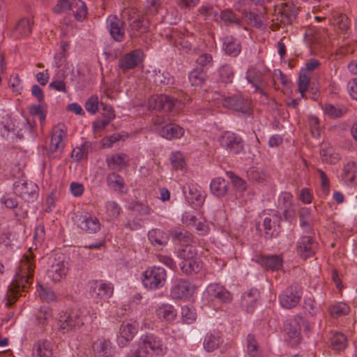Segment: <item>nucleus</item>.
<instances>
[{"label":"nucleus","instance_id":"nucleus-52","mask_svg":"<svg viewBox=\"0 0 357 357\" xmlns=\"http://www.w3.org/2000/svg\"><path fill=\"white\" fill-rule=\"evenodd\" d=\"M171 163L175 169H182L185 165L183 154L180 152L172 153L170 157Z\"/></svg>","mask_w":357,"mask_h":357},{"label":"nucleus","instance_id":"nucleus-35","mask_svg":"<svg viewBox=\"0 0 357 357\" xmlns=\"http://www.w3.org/2000/svg\"><path fill=\"white\" fill-rule=\"evenodd\" d=\"M344 179L346 182L353 183L357 180V165L354 162H349L344 167Z\"/></svg>","mask_w":357,"mask_h":357},{"label":"nucleus","instance_id":"nucleus-33","mask_svg":"<svg viewBox=\"0 0 357 357\" xmlns=\"http://www.w3.org/2000/svg\"><path fill=\"white\" fill-rule=\"evenodd\" d=\"M220 344V336L218 334H206L204 340V348L208 351H213Z\"/></svg>","mask_w":357,"mask_h":357},{"label":"nucleus","instance_id":"nucleus-15","mask_svg":"<svg viewBox=\"0 0 357 357\" xmlns=\"http://www.w3.org/2000/svg\"><path fill=\"white\" fill-rule=\"evenodd\" d=\"M109 340L99 338L92 344L94 356L96 357H112L114 351Z\"/></svg>","mask_w":357,"mask_h":357},{"label":"nucleus","instance_id":"nucleus-4","mask_svg":"<svg viewBox=\"0 0 357 357\" xmlns=\"http://www.w3.org/2000/svg\"><path fill=\"white\" fill-rule=\"evenodd\" d=\"M302 294L303 289L300 285L291 284L280 295V303L284 308L291 309L300 302Z\"/></svg>","mask_w":357,"mask_h":357},{"label":"nucleus","instance_id":"nucleus-21","mask_svg":"<svg viewBox=\"0 0 357 357\" xmlns=\"http://www.w3.org/2000/svg\"><path fill=\"white\" fill-rule=\"evenodd\" d=\"M140 343L144 348L148 349L149 348L153 351L159 354L162 352V342L161 340L152 334L142 335L140 338Z\"/></svg>","mask_w":357,"mask_h":357},{"label":"nucleus","instance_id":"nucleus-43","mask_svg":"<svg viewBox=\"0 0 357 357\" xmlns=\"http://www.w3.org/2000/svg\"><path fill=\"white\" fill-rule=\"evenodd\" d=\"M242 17L246 19L248 23L252 24L257 28H259L262 26V22L259 15L253 11H249L248 10H243L242 11Z\"/></svg>","mask_w":357,"mask_h":357},{"label":"nucleus","instance_id":"nucleus-47","mask_svg":"<svg viewBox=\"0 0 357 357\" xmlns=\"http://www.w3.org/2000/svg\"><path fill=\"white\" fill-rule=\"evenodd\" d=\"M127 155L125 153L115 154L107 159L108 166L112 165H116L119 167H126V159Z\"/></svg>","mask_w":357,"mask_h":357},{"label":"nucleus","instance_id":"nucleus-13","mask_svg":"<svg viewBox=\"0 0 357 357\" xmlns=\"http://www.w3.org/2000/svg\"><path fill=\"white\" fill-rule=\"evenodd\" d=\"M296 248L298 254L306 260L314 255L317 243L312 237L303 236L298 243Z\"/></svg>","mask_w":357,"mask_h":357},{"label":"nucleus","instance_id":"nucleus-42","mask_svg":"<svg viewBox=\"0 0 357 357\" xmlns=\"http://www.w3.org/2000/svg\"><path fill=\"white\" fill-rule=\"evenodd\" d=\"M173 238L180 242L188 243L192 241V234L184 229H177L171 231Z\"/></svg>","mask_w":357,"mask_h":357},{"label":"nucleus","instance_id":"nucleus-6","mask_svg":"<svg viewBox=\"0 0 357 357\" xmlns=\"http://www.w3.org/2000/svg\"><path fill=\"white\" fill-rule=\"evenodd\" d=\"M225 107L235 110L244 114L252 113L251 102L241 95H234L225 98L222 101Z\"/></svg>","mask_w":357,"mask_h":357},{"label":"nucleus","instance_id":"nucleus-32","mask_svg":"<svg viewBox=\"0 0 357 357\" xmlns=\"http://www.w3.org/2000/svg\"><path fill=\"white\" fill-rule=\"evenodd\" d=\"M331 345L332 349L335 351L344 350L347 345L346 336L342 333H335L331 338Z\"/></svg>","mask_w":357,"mask_h":357},{"label":"nucleus","instance_id":"nucleus-10","mask_svg":"<svg viewBox=\"0 0 357 357\" xmlns=\"http://www.w3.org/2000/svg\"><path fill=\"white\" fill-rule=\"evenodd\" d=\"M36 189L37 186L34 183L24 180L15 181L13 184L15 194L28 202H32L36 197Z\"/></svg>","mask_w":357,"mask_h":357},{"label":"nucleus","instance_id":"nucleus-41","mask_svg":"<svg viewBox=\"0 0 357 357\" xmlns=\"http://www.w3.org/2000/svg\"><path fill=\"white\" fill-rule=\"evenodd\" d=\"M154 82L163 85L172 84L174 83V77L169 72L159 70L154 75Z\"/></svg>","mask_w":357,"mask_h":357},{"label":"nucleus","instance_id":"nucleus-38","mask_svg":"<svg viewBox=\"0 0 357 357\" xmlns=\"http://www.w3.org/2000/svg\"><path fill=\"white\" fill-rule=\"evenodd\" d=\"M158 315L168 322L173 321L176 317V312L171 305H165L160 307L158 311Z\"/></svg>","mask_w":357,"mask_h":357},{"label":"nucleus","instance_id":"nucleus-60","mask_svg":"<svg viewBox=\"0 0 357 357\" xmlns=\"http://www.w3.org/2000/svg\"><path fill=\"white\" fill-rule=\"evenodd\" d=\"M106 208L111 217H117L121 212L120 206L114 202H108L106 204Z\"/></svg>","mask_w":357,"mask_h":357},{"label":"nucleus","instance_id":"nucleus-7","mask_svg":"<svg viewBox=\"0 0 357 357\" xmlns=\"http://www.w3.org/2000/svg\"><path fill=\"white\" fill-rule=\"evenodd\" d=\"M144 52L141 49H135L125 54L119 60V67L123 71L134 69L142 63L144 59Z\"/></svg>","mask_w":357,"mask_h":357},{"label":"nucleus","instance_id":"nucleus-50","mask_svg":"<svg viewBox=\"0 0 357 357\" xmlns=\"http://www.w3.org/2000/svg\"><path fill=\"white\" fill-rule=\"evenodd\" d=\"M98 98L97 96H91L85 102L84 108L91 114H95L98 110Z\"/></svg>","mask_w":357,"mask_h":357},{"label":"nucleus","instance_id":"nucleus-20","mask_svg":"<svg viewBox=\"0 0 357 357\" xmlns=\"http://www.w3.org/2000/svg\"><path fill=\"white\" fill-rule=\"evenodd\" d=\"M68 271L65 262L63 260L54 259L51 266L48 270V274L54 281H60L64 277Z\"/></svg>","mask_w":357,"mask_h":357},{"label":"nucleus","instance_id":"nucleus-55","mask_svg":"<svg viewBox=\"0 0 357 357\" xmlns=\"http://www.w3.org/2000/svg\"><path fill=\"white\" fill-rule=\"evenodd\" d=\"M284 331L290 338H298L300 335V329L296 324L291 321L284 325Z\"/></svg>","mask_w":357,"mask_h":357},{"label":"nucleus","instance_id":"nucleus-36","mask_svg":"<svg viewBox=\"0 0 357 357\" xmlns=\"http://www.w3.org/2000/svg\"><path fill=\"white\" fill-rule=\"evenodd\" d=\"M247 351L250 357H259V346L255 337L252 334L247 336Z\"/></svg>","mask_w":357,"mask_h":357},{"label":"nucleus","instance_id":"nucleus-64","mask_svg":"<svg viewBox=\"0 0 357 357\" xmlns=\"http://www.w3.org/2000/svg\"><path fill=\"white\" fill-rule=\"evenodd\" d=\"M100 107L102 109V114L105 118H107L110 120L113 119L115 117L114 111L110 105L105 104L103 102L100 103Z\"/></svg>","mask_w":357,"mask_h":357},{"label":"nucleus","instance_id":"nucleus-37","mask_svg":"<svg viewBox=\"0 0 357 357\" xmlns=\"http://www.w3.org/2000/svg\"><path fill=\"white\" fill-rule=\"evenodd\" d=\"M320 154L322 160L329 164H335L340 160L339 154L335 153L332 147L321 148Z\"/></svg>","mask_w":357,"mask_h":357},{"label":"nucleus","instance_id":"nucleus-9","mask_svg":"<svg viewBox=\"0 0 357 357\" xmlns=\"http://www.w3.org/2000/svg\"><path fill=\"white\" fill-rule=\"evenodd\" d=\"M114 291L112 284L104 282L102 280H92L89 282V293L96 298L102 300L109 298Z\"/></svg>","mask_w":357,"mask_h":357},{"label":"nucleus","instance_id":"nucleus-17","mask_svg":"<svg viewBox=\"0 0 357 357\" xmlns=\"http://www.w3.org/2000/svg\"><path fill=\"white\" fill-rule=\"evenodd\" d=\"M257 262L266 270L278 271L282 266V258L280 255H261Z\"/></svg>","mask_w":357,"mask_h":357},{"label":"nucleus","instance_id":"nucleus-31","mask_svg":"<svg viewBox=\"0 0 357 357\" xmlns=\"http://www.w3.org/2000/svg\"><path fill=\"white\" fill-rule=\"evenodd\" d=\"M149 241L153 245H162L167 243L168 236L162 230L153 229L148 233Z\"/></svg>","mask_w":357,"mask_h":357},{"label":"nucleus","instance_id":"nucleus-23","mask_svg":"<svg viewBox=\"0 0 357 357\" xmlns=\"http://www.w3.org/2000/svg\"><path fill=\"white\" fill-rule=\"evenodd\" d=\"M259 298V292L257 289H252L245 292L242 296V305L248 312H252L256 303Z\"/></svg>","mask_w":357,"mask_h":357},{"label":"nucleus","instance_id":"nucleus-14","mask_svg":"<svg viewBox=\"0 0 357 357\" xmlns=\"http://www.w3.org/2000/svg\"><path fill=\"white\" fill-rule=\"evenodd\" d=\"M298 8L292 1L281 4L279 14L281 15L280 22L283 24H291L297 17Z\"/></svg>","mask_w":357,"mask_h":357},{"label":"nucleus","instance_id":"nucleus-45","mask_svg":"<svg viewBox=\"0 0 357 357\" xmlns=\"http://www.w3.org/2000/svg\"><path fill=\"white\" fill-rule=\"evenodd\" d=\"M331 317L337 318L342 315H345L349 312V307L345 303H340L329 308Z\"/></svg>","mask_w":357,"mask_h":357},{"label":"nucleus","instance_id":"nucleus-34","mask_svg":"<svg viewBox=\"0 0 357 357\" xmlns=\"http://www.w3.org/2000/svg\"><path fill=\"white\" fill-rule=\"evenodd\" d=\"M246 79L255 87V92H259L261 95L266 96V93L264 89L265 86V82L262 79L261 73H256L254 75H248L246 76Z\"/></svg>","mask_w":357,"mask_h":357},{"label":"nucleus","instance_id":"nucleus-61","mask_svg":"<svg viewBox=\"0 0 357 357\" xmlns=\"http://www.w3.org/2000/svg\"><path fill=\"white\" fill-rule=\"evenodd\" d=\"M230 174V178L231 179V182L235 188L240 191H243L246 189V183L240 177L234 175L233 173H229Z\"/></svg>","mask_w":357,"mask_h":357},{"label":"nucleus","instance_id":"nucleus-51","mask_svg":"<svg viewBox=\"0 0 357 357\" xmlns=\"http://www.w3.org/2000/svg\"><path fill=\"white\" fill-rule=\"evenodd\" d=\"M107 181L108 185L114 189H116L117 187L121 188L124 185L122 177L115 173L109 174L107 176Z\"/></svg>","mask_w":357,"mask_h":357},{"label":"nucleus","instance_id":"nucleus-5","mask_svg":"<svg viewBox=\"0 0 357 357\" xmlns=\"http://www.w3.org/2000/svg\"><path fill=\"white\" fill-rule=\"evenodd\" d=\"M177 98L165 94L151 96L148 100L149 108L158 111L170 112L178 102Z\"/></svg>","mask_w":357,"mask_h":357},{"label":"nucleus","instance_id":"nucleus-46","mask_svg":"<svg viewBox=\"0 0 357 357\" xmlns=\"http://www.w3.org/2000/svg\"><path fill=\"white\" fill-rule=\"evenodd\" d=\"M195 249L189 245H186L178 253V256L183 261H189L194 259L196 257Z\"/></svg>","mask_w":357,"mask_h":357},{"label":"nucleus","instance_id":"nucleus-39","mask_svg":"<svg viewBox=\"0 0 357 357\" xmlns=\"http://www.w3.org/2000/svg\"><path fill=\"white\" fill-rule=\"evenodd\" d=\"M73 8L71 10L75 19L78 21H82L87 14V8L86 4L82 1H78L73 4Z\"/></svg>","mask_w":357,"mask_h":357},{"label":"nucleus","instance_id":"nucleus-26","mask_svg":"<svg viewBox=\"0 0 357 357\" xmlns=\"http://www.w3.org/2000/svg\"><path fill=\"white\" fill-rule=\"evenodd\" d=\"M162 137L166 139L179 138L183 136L184 130L176 124H169L163 126L160 131Z\"/></svg>","mask_w":357,"mask_h":357},{"label":"nucleus","instance_id":"nucleus-1","mask_svg":"<svg viewBox=\"0 0 357 357\" xmlns=\"http://www.w3.org/2000/svg\"><path fill=\"white\" fill-rule=\"evenodd\" d=\"M35 265L33 261V256L31 251L29 254H24L20 261L19 271L16 273L15 281L17 287L20 289L26 288V285L31 282L33 277Z\"/></svg>","mask_w":357,"mask_h":357},{"label":"nucleus","instance_id":"nucleus-8","mask_svg":"<svg viewBox=\"0 0 357 357\" xmlns=\"http://www.w3.org/2000/svg\"><path fill=\"white\" fill-rule=\"evenodd\" d=\"M220 146L229 153H239L243 148L241 138L234 132L226 131L219 139Z\"/></svg>","mask_w":357,"mask_h":357},{"label":"nucleus","instance_id":"nucleus-44","mask_svg":"<svg viewBox=\"0 0 357 357\" xmlns=\"http://www.w3.org/2000/svg\"><path fill=\"white\" fill-rule=\"evenodd\" d=\"M249 180L255 182H262L266 180V174L262 169L256 167H251L247 172Z\"/></svg>","mask_w":357,"mask_h":357},{"label":"nucleus","instance_id":"nucleus-54","mask_svg":"<svg viewBox=\"0 0 357 357\" xmlns=\"http://www.w3.org/2000/svg\"><path fill=\"white\" fill-rule=\"evenodd\" d=\"M130 26L133 30L144 32L147 30L149 21L144 18L136 19L132 21Z\"/></svg>","mask_w":357,"mask_h":357},{"label":"nucleus","instance_id":"nucleus-19","mask_svg":"<svg viewBox=\"0 0 357 357\" xmlns=\"http://www.w3.org/2000/svg\"><path fill=\"white\" fill-rule=\"evenodd\" d=\"M78 227L89 234L97 232L100 229V224L98 219L91 216H80L78 222Z\"/></svg>","mask_w":357,"mask_h":357},{"label":"nucleus","instance_id":"nucleus-30","mask_svg":"<svg viewBox=\"0 0 357 357\" xmlns=\"http://www.w3.org/2000/svg\"><path fill=\"white\" fill-rule=\"evenodd\" d=\"M32 21L30 19H22L15 26V36L16 38L29 36L31 32Z\"/></svg>","mask_w":357,"mask_h":357},{"label":"nucleus","instance_id":"nucleus-24","mask_svg":"<svg viewBox=\"0 0 357 357\" xmlns=\"http://www.w3.org/2000/svg\"><path fill=\"white\" fill-rule=\"evenodd\" d=\"M223 49L227 54L236 56L241 52V46L236 38L232 36H227L224 38Z\"/></svg>","mask_w":357,"mask_h":357},{"label":"nucleus","instance_id":"nucleus-58","mask_svg":"<svg viewBox=\"0 0 357 357\" xmlns=\"http://www.w3.org/2000/svg\"><path fill=\"white\" fill-rule=\"evenodd\" d=\"M87 146V142L84 143L80 147L75 148L72 151V157L75 158L77 160H81L87 155V151L85 146Z\"/></svg>","mask_w":357,"mask_h":357},{"label":"nucleus","instance_id":"nucleus-18","mask_svg":"<svg viewBox=\"0 0 357 357\" xmlns=\"http://www.w3.org/2000/svg\"><path fill=\"white\" fill-rule=\"evenodd\" d=\"M137 332V328L135 325L130 323L122 324L119 329V344L125 347L129 341L132 340Z\"/></svg>","mask_w":357,"mask_h":357},{"label":"nucleus","instance_id":"nucleus-49","mask_svg":"<svg viewBox=\"0 0 357 357\" xmlns=\"http://www.w3.org/2000/svg\"><path fill=\"white\" fill-rule=\"evenodd\" d=\"M334 23L342 31H346L350 26V21L345 14H339L334 18Z\"/></svg>","mask_w":357,"mask_h":357},{"label":"nucleus","instance_id":"nucleus-2","mask_svg":"<svg viewBox=\"0 0 357 357\" xmlns=\"http://www.w3.org/2000/svg\"><path fill=\"white\" fill-rule=\"evenodd\" d=\"M84 324V316L79 309L65 312L59 319V328L63 333L79 328Z\"/></svg>","mask_w":357,"mask_h":357},{"label":"nucleus","instance_id":"nucleus-12","mask_svg":"<svg viewBox=\"0 0 357 357\" xmlns=\"http://www.w3.org/2000/svg\"><path fill=\"white\" fill-rule=\"evenodd\" d=\"M124 22L116 15H109L107 20V28L111 37L116 42H122L125 38Z\"/></svg>","mask_w":357,"mask_h":357},{"label":"nucleus","instance_id":"nucleus-53","mask_svg":"<svg viewBox=\"0 0 357 357\" xmlns=\"http://www.w3.org/2000/svg\"><path fill=\"white\" fill-rule=\"evenodd\" d=\"M310 82V78L307 75V73H305V71H301L299 77H298V91L301 93V96L303 97L304 93L307 90L308 84Z\"/></svg>","mask_w":357,"mask_h":357},{"label":"nucleus","instance_id":"nucleus-27","mask_svg":"<svg viewBox=\"0 0 357 357\" xmlns=\"http://www.w3.org/2000/svg\"><path fill=\"white\" fill-rule=\"evenodd\" d=\"M50 342L47 340L38 341L33 349V357H52Z\"/></svg>","mask_w":357,"mask_h":357},{"label":"nucleus","instance_id":"nucleus-11","mask_svg":"<svg viewBox=\"0 0 357 357\" xmlns=\"http://www.w3.org/2000/svg\"><path fill=\"white\" fill-rule=\"evenodd\" d=\"M195 290V287L188 280L177 281L171 289V296L174 299H185L191 296Z\"/></svg>","mask_w":357,"mask_h":357},{"label":"nucleus","instance_id":"nucleus-63","mask_svg":"<svg viewBox=\"0 0 357 357\" xmlns=\"http://www.w3.org/2000/svg\"><path fill=\"white\" fill-rule=\"evenodd\" d=\"M199 13L204 17V20L208 19L212 15L216 16L218 13L214 10L213 7L211 6H204L199 9Z\"/></svg>","mask_w":357,"mask_h":357},{"label":"nucleus","instance_id":"nucleus-28","mask_svg":"<svg viewBox=\"0 0 357 357\" xmlns=\"http://www.w3.org/2000/svg\"><path fill=\"white\" fill-rule=\"evenodd\" d=\"M229 183L220 177L213 179L210 184V188L213 195L217 197H222L226 195Z\"/></svg>","mask_w":357,"mask_h":357},{"label":"nucleus","instance_id":"nucleus-56","mask_svg":"<svg viewBox=\"0 0 357 357\" xmlns=\"http://www.w3.org/2000/svg\"><path fill=\"white\" fill-rule=\"evenodd\" d=\"M73 4L69 3V0H59L57 4L52 8L54 13H59L73 8Z\"/></svg>","mask_w":357,"mask_h":357},{"label":"nucleus","instance_id":"nucleus-25","mask_svg":"<svg viewBox=\"0 0 357 357\" xmlns=\"http://www.w3.org/2000/svg\"><path fill=\"white\" fill-rule=\"evenodd\" d=\"M180 266L183 273L186 275H193L202 271L203 263L199 258H195L189 261H183Z\"/></svg>","mask_w":357,"mask_h":357},{"label":"nucleus","instance_id":"nucleus-29","mask_svg":"<svg viewBox=\"0 0 357 357\" xmlns=\"http://www.w3.org/2000/svg\"><path fill=\"white\" fill-rule=\"evenodd\" d=\"M208 77L206 71L204 68H195L189 74V81L192 86H202Z\"/></svg>","mask_w":357,"mask_h":357},{"label":"nucleus","instance_id":"nucleus-40","mask_svg":"<svg viewBox=\"0 0 357 357\" xmlns=\"http://www.w3.org/2000/svg\"><path fill=\"white\" fill-rule=\"evenodd\" d=\"M219 76L222 82L225 83L231 82L234 76L231 66L228 64L222 66L219 69Z\"/></svg>","mask_w":357,"mask_h":357},{"label":"nucleus","instance_id":"nucleus-59","mask_svg":"<svg viewBox=\"0 0 357 357\" xmlns=\"http://www.w3.org/2000/svg\"><path fill=\"white\" fill-rule=\"evenodd\" d=\"M182 317L185 319V321L190 323L196 319V313L194 310L190 309L188 306H184L181 310Z\"/></svg>","mask_w":357,"mask_h":357},{"label":"nucleus","instance_id":"nucleus-57","mask_svg":"<svg viewBox=\"0 0 357 357\" xmlns=\"http://www.w3.org/2000/svg\"><path fill=\"white\" fill-rule=\"evenodd\" d=\"M220 17L225 22L235 23L236 24H240L241 23L240 20L236 17L235 14L231 10H227L222 11Z\"/></svg>","mask_w":357,"mask_h":357},{"label":"nucleus","instance_id":"nucleus-62","mask_svg":"<svg viewBox=\"0 0 357 357\" xmlns=\"http://www.w3.org/2000/svg\"><path fill=\"white\" fill-rule=\"evenodd\" d=\"M148 352V349L144 348L139 342V347L137 349L130 351L128 354V357H146Z\"/></svg>","mask_w":357,"mask_h":357},{"label":"nucleus","instance_id":"nucleus-3","mask_svg":"<svg viewBox=\"0 0 357 357\" xmlns=\"http://www.w3.org/2000/svg\"><path fill=\"white\" fill-rule=\"evenodd\" d=\"M166 271L162 267H153L144 273L142 283L150 289H156L164 286L166 282Z\"/></svg>","mask_w":357,"mask_h":357},{"label":"nucleus","instance_id":"nucleus-48","mask_svg":"<svg viewBox=\"0 0 357 357\" xmlns=\"http://www.w3.org/2000/svg\"><path fill=\"white\" fill-rule=\"evenodd\" d=\"M38 292L40 298L43 301L50 302L55 301L56 298L54 292L51 289L43 287L42 285H39Z\"/></svg>","mask_w":357,"mask_h":357},{"label":"nucleus","instance_id":"nucleus-16","mask_svg":"<svg viewBox=\"0 0 357 357\" xmlns=\"http://www.w3.org/2000/svg\"><path fill=\"white\" fill-rule=\"evenodd\" d=\"M65 126L63 124H58L54 127L50 144L52 151L62 150L64 147L63 137L66 136Z\"/></svg>","mask_w":357,"mask_h":357},{"label":"nucleus","instance_id":"nucleus-22","mask_svg":"<svg viewBox=\"0 0 357 357\" xmlns=\"http://www.w3.org/2000/svg\"><path fill=\"white\" fill-rule=\"evenodd\" d=\"M209 294L219 301L228 303L231 301V295L224 287L217 284H211L208 287Z\"/></svg>","mask_w":357,"mask_h":357}]
</instances>
